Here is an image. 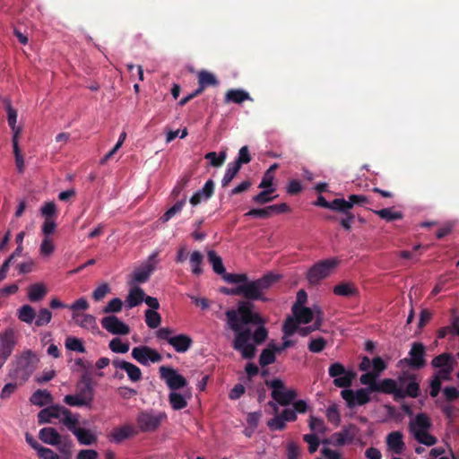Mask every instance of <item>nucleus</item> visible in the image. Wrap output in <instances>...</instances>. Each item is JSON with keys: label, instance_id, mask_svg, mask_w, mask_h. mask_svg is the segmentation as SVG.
Instances as JSON below:
<instances>
[{"label": "nucleus", "instance_id": "nucleus-1", "mask_svg": "<svg viewBox=\"0 0 459 459\" xmlns=\"http://www.w3.org/2000/svg\"><path fill=\"white\" fill-rule=\"evenodd\" d=\"M328 374L333 378V385L336 387L344 388L341 392V396L346 402L349 408L362 406L369 403L370 393L368 389L359 388L356 391L348 389L355 379L357 374L353 370H347L340 362H334L330 365Z\"/></svg>", "mask_w": 459, "mask_h": 459}, {"label": "nucleus", "instance_id": "nucleus-2", "mask_svg": "<svg viewBox=\"0 0 459 459\" xmlns=\"http://www.w3.org/2000/svg\"><path fill=\"white\" fill-rule=\"evenodd\" d=\"M39 362V358L35 352L25 351L12 363L8 376L22 385L37 369Z\"/></svg>", "mask_w": 459, "mask_h": 459}, {"label": "nucleus", "instance_id": "nucleus-3", "mask_svg": "<svg viewBox=\"0 0 459 459\" xmlns=\"http://www.w3.org/2000/svg\"><path fill=\"white\" fill-rule=\"evenodd\" d=\"M278 276L272 273H268L262 278L255 281H247L244 284L238 285V293H241L247 300H261L265 301L264 292L267 290L274 282L278 281Z\"/></svg>", "mask_w": 459, "mask_h": 459}, {"label": "nucleus", "instance_id": "nucleus-4", "mask_svg": "<svg viewBox=\"0 0 459 459\" xmlns=\"http://www.w3.org/2000/svg\"><path fill=\"white\" fill-rule=\"evenodd\" d=\"M166 419L167 415L165 412L144 410L137 414L136 423L142 432H154Z\"/></svg>", "mask_w": 459, "mask_h": 459}, {"label": "nucleus", "instance_id": "nucleus-5", "mask_svg": "<svg viewBox=\"0 0 459 459\" xmlns=\"http://www.w3.org/2000/svg\"><path fill=\"white\" fill-rule=\"evenodd\" d=\"M264 384L273 389L271 394L272 398L281 406L290 404L298 395L294 389L286 390L285 384L279 378L273 380L267 379Z\"/></svg>", "mask_w": 459, "mask_h": 459}, {"label": "nucleus", "instance_id": "nucleus-6", "mask_svg": "<svg viewBox=\"0 0 459 459\" xmlns=\"http://www.w3.org/2000/svg\"><path fill=\"white\" fill-rule=\"evenodd\" d=\"M337 265L335 259H325L315 264L307 273V279L311 285H317L327 278Z\"/></svg>", "mask_w": 459, "mask_h": 459}, {"label": "nucleus", "instance_id": "nucleus-7", "mask_svg": "<svg viewBox=\"0 0 459 459\" xmlns=\"http://www.w3.org/2000/svg\"><path fill=\"white\" fill-rule=\"evenodd\" d=\"M426 347L422 342H413L409 351V357L400 360L412 369H420L426 366Z\"/></svg>", "mask_w": 459, "mask_h": 459}, {"label": "nucleus", "instance_id": "nucleus-8", "mask_svg": "<svg viewBox=\"0 0 459 459\" xmlns=\"http://www.w3.org/2000/svg\"><path fill=\"white\" fill-rule=\"evenodd\" d=\"M396 382L398 386L403 388L404 398L406 396L417 398L420 395V383L416 374L403 372Z\"/></svg>", "mask_w": 459, "mask_h": 459}, {"label": "nucleus", "instance_id": "nucleus-9", "mask_svg": "<svg viewBox=\"0 0 459 459\" xmlns=\"http://www.w3.org/2000/svg\"><path fill=\"white\" fill-rule=\"evenodd\" d=\"M160 378L166 382L168 387L172 390V392L183 388L187 385L186 379L173 368L161 366L160 368Z\"/></svg>", "mask_w": 459, "mask_h": 459}, {"label": "nucleus", "instance_id": "nucleus-10", "mask_svg": "<svg viewBox=\"0 0 459 459\" xmlns=\"http://www.w3.org/2000/svg\"><path fill=\"white\" fill-rule=\"evenodd\" d=\"M131 355L143 366H147L149 362L158 363L162 359V356L156 350L146 345L134 347Z\"/></svg>", "mask_w": 459, "mask_h": 459}, {"label": "nucleus", "instance_id": "nucleus-11", "mask_svg": "<svg viewBox=\"0 0 459 459\" xmlns=\"http://www.w3.org/2000/svg\"><path fill=\"white\" fill-rule=\"evenodd\" d=\"M254 304L250 301H239L238 304V314L243 325H264V318L255 312H253Z\"/></svg>", "mask_w": 459, "mask_h": 459}, {"label": "nucleus", "instance_id": "nucleus-12", "mask_svg": "<svg viewBox=\"0 0 459 459\" xmlns=\"http://www.w3.org/2000/svg\"><path fill=\"white\" fill-rule=\"evenodd\" d=\"M359 428L354 424H350L343 427L339 432L333 433L329 440H325L324 443H331L335 446H342L348 443H351L359 433Z\"/></svg>", "mask_w": 459, "mask_h": 459}, {"label": "nucleus", "instance_id": "nucleus-13", "mask_svg": "<svg viewBox=\"0 0 459 459\" xmlns=\"http://www.w3.org/2000/svg\"><path fill=\"white\" fill-rule=\"evenodd\" d=\"M69 423L68 429L76 437L78 442L81 445L91 446L97 442V437L90 429L80 428L79 425V415L74 420H66Z\"/></svg>", "mask_w": 459, "mask_h": 459}, {"label": "nucleus", "instance_id": "nucleus-14", "mask_svg": "<svg viewBox=\"0 0 459 459\" xmlns=\"http://www.w3.org/2000/svg\"><path fill=\"white\" fill-rule=\"evenodd\" d=\"M14 345V335L12 329H7L0 334V368L12 354Z\"/></svg>", "mask_w": 459, "mask_h": 459}, {"label": "nucleus", "instance_id": "nucleus-15", "mask_svg": "<svg viewBox=\"0 0 459 459\" xmlns=\"http://www.w3.org/2000/svg\"><path fill=\"white\" fill-rule=\"evenodd\" d=\"M100 323L102 327L112 334L126 335L130 333V327L116 316H105Z\"/></svg>", "mask_w": 459, "mask_h": 459}, {"label": "nucleus", "instance_id": "nucleus-16", "mask_svg": "<svg viewBox=\"0 0 459 459\" xmlns=\"http://www.w3.org/2000/svg\"><path fill=\"white\" fill-rule=\"evenodd\" d=\"M372 387L375 392L394 394L395 400L404 398L403 388L399 387L397 382L392 378H385Z\"/></svg>", "mask_w": 459, "mask_h": 459}, {"label": "nucleus", "instance_id": "nucleus-17", "mask_svg": "<svg viewBox=\"0 0 459 459\" xmlns=\"http://www.w3.org/2000/svg\"><path fill=\"white\" fill-rule=\"evenodd\" d=\"M431 427L432 423L429 417L426 413L421 412L417 414L413 420L410 421L409 431L415 438L420 433L429 431Z\"/></svg>", "mask_w": 459, "mask_h": 459}, {"label": "nucleus", "instance_id": "nucleus-18", "mask_svg": "<svg viewBox=\"0 0 459 459\" xmlns=\"http://www.w3.org/2000/svg\"><path fill=\"white\" fill-rule=\"evenodd\" d=\"M214 192V182L208 179L201 190L195 192L190 198L189 202L192 205L199 204L203 200H208Z\"/></svg>", "mask_w": 459, "mask_h": 459}, {"label": "nucleus", "instance_id": "nucleus-19", "mask_svg": "<svg viewBox=\"0 0 459 459\" xmlns=\"http://www.w3.org/2000/svg\"><path fill=\"white\" fill-rule=\"evenodd\" d=\"M50 417L51 419H58L60 421L68 428L69 423L66 420H74L76 414H73L70 410L61 405H50Z\"/></svg>", "mask_w": 459, "mask_h": 459}, {"label": "nucleus", "instance_id": "nucleus-20", "mask_svg": "<svg viewBox=\"0 0 459 459\" xmlns=\"http://www.w3.org/2000/svg\"><path fill=\"white\" fill-rule=\"evenodd\" d=\"M169 344L177 352L184 353L190 349L193 344V340L189 335L181 333L169 339Z\"/></svg>", "mask_w": 459, "mask_h": 459}, {"label": "nucleus", "instance_id": "nucleus-21", "mask_svg": "<svg viewBox=\"0 0 459 459\" xmlns=\"http://www.w3.org/2000/svg\"><path fill=\"white\" fill-rule=\"evenodd\" d=\"M431 366L434 368H438V369H444V368H446L447 367L455 368L457 366V361H456L455 358L451 353L443 352V353L436 356L431 360Z\"/></svg>", "mask_w": 459, "mask_h": 459}, {"label": "nucleus", "instance_id": "nucleus-22", "mask_svg": "<svg viewBox=\"0 0 459 459\" xmlns=\"http://www.w3.org/2000/svg\"><path fill=\"white\" fill-rule=\"evenodd\" d=\"M39 439L48 445L56 446L60 443L62 436L52 427L43 428L39 433Z\"/></svg>", "mask_w": 459, "mask_h": 459}, {"label": "nucleus", "instance_id": "nucleus-23", "mask_svg": "<svg viewBox=\"0 0 459 459\" xmlns=\"http://www.w3.org/2000/svg\"><path fill=\"white\" fill-rule=\"evenodd\" d=\"M386 444L395 454L403 453L405 444L403 440V434L400 431H393L387 435Z\"/></svg>", "mask_w": 459, "mask_h": 459}, {"label": "nucleus", "instance_id": "nucleus-24", "mask_svg": "<svg viewBox=\"0 0 459 459\" xmlns=\"http://www.w3.org/2000/svg\"><path fill=\"white\" fill-rule=\"evenodd\" d=\"M333 293L342 297H357L359 296V290L354 283L349 281H342L333 287Z\"/></svg>", "mask_w": 459, "mask_h": 459}, {"label": "nucleus", "instance_id": "nucleus-25", "mask_svg": "<svg viewBox=\"0 0 459 459\" xmlns=\"http://www.w3.org/2000/svg\"><path fill=\"white\" fill-rule=\"evenodd\" d=\"M251 97L249 93L241 89H230L225 94V102L226 103H236L241 104L246 100H251Z\"/></svg>", "mask_w": 459, "mask_h": 459}, {"label": "nucleus", "instance_id": "nucleus-26", "mask_svg": "<svg viewBox=\"0 0 459 459\" xmlns=\"http://www.w3.org/2000/svg\"><path fill=\"white\" fill-rule=\"evenodd\" d=\"M370 204L369 198L363 195H351L348 200L344 199V204L341 206V212H347L354 205L364 206Z\"/></svg>", "mask_w": 459, "mask_h": 459}, {"label": "nucleus", "instance_id": "nucleus-27", "mask_svg": "<svg viewBox=\"0 0 459 459\" xmlns=\"http://www.w3.org/2000/svg\"><path fill=\"white\" fill-rule=\"evenodd\" d=\"M455 309H452L453 319L450 325L441 327L437 330V336L438 339H444L448 334L459 336V316H455Z\"/></svg>", "mask_w": 459, "mask_h": 459}, {"label": "nucleus", "instance_id": "nucleus-28", "mask_svg": "<svg viewBox=\"0 0 459 459\" xmlns=\"http://www.w3.org/2000/svg\"><path fill=\"white\" fill-rule=\"evenodd\" d=\"M136 433L137 431L134 427L130 425H124L120 428L114 429L111 432V437L116 443H121Z\"/></svg>", "mask_w": 459, "mask_h": 459}, {"label": "nucleus", "instance_id": "nucleus-29", "mask_svg": "<svg viewBox=\"0 0 459 459\" xmlns=\"http://www.w3.org/2000/svg\"><path fill=\"white\" fill-rule=\"evenodd\" d=\"M30 401L32 404L42 407L52 403L53 396L48 390L39 389L32 394Z\"/></svg>", "mask_w": 459, "mask_h": 459}, {"label": "nucleus", "instance_id": "nucleus-30", "mask_svg": "<svg viewBox=\"0 0 459 459\" xmlns=\"http://www.w3.org/2000/svg\"><path fill=\"white\" fill-rule=\"evenodd\" d=\"M292 313L299 324H308L314 318L313 311L309 307L292 306Z\"/></svg>", "mask_w": 459, "mask_h": 459}, {"label": "nucleus", "instance_id": "nucleus-31", "mask_svg": "<svg viewBox=\"0 0 459 459\" xmlns=\"http://www.w3.org/2000/svg\"><path fill=\"white\" fill-rule=\"evenodd\" d=\"M145 293L143 289L140 287H134L129 290V293L126 298L127 307L132 308L139 306L144 299Z\"/></svg>", "mask_w": 459, "mask_h": 459}, {"label": "nucleus", "instance_id": "nucleus-32", "mask_svg": "<svg viewBox=\"0 0 459 459\" xmlns=\"http://www.w3.org/2000/svg\"><path fill=\"white\" fill-rule=\"evenodd\" d=\"M154 270L155 264L152 263H148L143 267L134 272L133 279L136 282L143 283L149 280Z\"/></svg>", "mask_w": 459, "mask_h": 459}, {"label": "nucleus", "instance_id": "nucleus-33", "mask_svg": "<svg viewBox=\"0 0 459 459\" xmlns=\"http://www.w3.org/2000/svg\"><path fill=\"white\" fill-rule=\"evenodd\" d=\"M251 337L252 333L249 328L241 329L238 332H236V337L232 344L233 348L236 351L242 349L243 346L250 342Z\"/></svg>", "mask_w": 459, "mask_h": 459}, {"label": "nucleus", "instance_id": "nucleus-34", "mask_svg": "<svg viewBox=\"0 0 459 459\" xmlns=\"http://www.w3.org/2000/svg\"><path fill=\"white\" fill-rule=\"evenodd\" d=\"M47 294V289L42 283H34L28 289V299L31 302L41 300Z\"/></svg>", "mask_w": 459, "mask_h": 459}, {"label": "nucleus", "instance_id": "nucleus-35", "mask_svg": "<svg viewBox=\"0 0 459 459\" xmlns=\"http://www.w3.org/2000/svg\"><path fill=\"white\" fill-rule=\"evenodd\" d=\"M342 204V205L344 204L343 198H336V199L333 200L332 202H328L323 195H319L317 197L316 202L315 203V205H316V206L327 208V209L340 212H341Z\"/></svg>", "mask_w": 459, "mask_h": 459}, {"label": "nucleus", "instance_id": "nucleus-36", "mask_svg": "<svg viewBox=\"0 0 459 459\" xmlns=\"http://www.w3.org/2000/svg\"><path fill=\"white\" fill-rule=\"evenodd\" d=\"M186 203V195H183L180 200H178L173 206H171L161 217L160 220L162 222L169 221L171 218H173L176 214L180 212Z\"/></svg>", "mask_w": 459, "mask_h": 459}, {"label": "nucleus", "instance_id": "nucleus-37", "mask_svg": "<svg viewBox=\"0 0 459 459\" xmlns=\"http://www.w3.org/2000/svg\"><path fill=\"white\" fill-rule=\"evenodd\" d=\"M169 402L171 408L175 411L182 410L187 406V401L185 396L176 391L169 393Z\"/></svg>", "mask_w": 459, "mask_h": 459}, {"label": "nucleus", "instance_id": "nucleus-38", "mask_svg": "<svg viewBox=\"0 0 459 459\" xmlns=\"http://www.w3.org/2000/svg\"><path fill=\"white\" fill-rule=\"evenodd\" d=\"M207 258L209 263L212 265L213 271L220 275H222L226 270L222 263L221 256L213 250H209L207 253Z\"/></svg>", "mask_w": 459, "mask_h": 459}, {"label": "nucleus", "instance_id": "nucleus-39", "mask_svg": "<svg viewBox=\"0 0 459 459\" xmlns=\"http://www.w3.org/2000/svg\"><path fill=\"white\" fill-rule=\"evenodd\" d=\"M198 84L202 85L205 89L210 86H217L219 81L216 76L205 70H202L198 73Z\"/></svg>", "mask_w": 459, "mask_h": 459}, {"label": "nucleus", "instance_id": "nucleus-40", "mask_svg": "<svg viewBox=\"0 0 459 459\" xmlns=\"http://www.w3.org/2000/svg\"><path fill=\"white\" fill-rule=\"evenodd\" d=\"M35 317V309L30 305H23L18 310V318L22 322L31 324Z\"/></svg>", "mask_w": 459, "mask_h": 459}, {"label": "nucleus", "instance_id": "nucleus-41", "mask_svg": "<svg viewBox=\"0 0 459 459\" xmlns=\"http://www.w3.org/2000/svg\"><path fill=\"white\" fill-rule=\"evenodd\" d=\"M377 216L386 221H394L403 218L401 212H394L392 208H384L381 210L373 211Z\"/></svg>", "mask_w": 459, "mask_h": 459}, {"label": "nucleus", "instance_id": "nucleus-42", "mask_svg": "<svg viewBox=\"0 0 459 459\" xmlns=\"http://www.w3.org/2000/svg\"><path fill=\"white\" fill-rule=\"evenodd\" d=\"M275 354L276 351L272 347V343H270L267 348L262 351L259 357V364L262 367L273 364L275 361Z\"/></svg>", "mask_w": 459, "mask_h": 459}, {"label": "nucleus", "instance_id": "nucleus-43", "mask_svg": "<svg viewBox=\"0 0 459 459\" xmlns=\"http://www.w3.org/2000/svg\"><path fill=\"white\" fill-rule=\"evenodd\" d=\"M239 165L230 162L228 164V168L225 171V174L221 179L222 187H226L233 180V178L237 176V174L240 170Z\"/></svg>", "mask_w": 459, "mask_h": 459}, {"label": "nucleus", "instance_id": "nucleus-44", "mask_svg": "<svg viewBox=\"0 0 459 459\" xmlns=\"http://www.w3.org/2000/svg\"><path fill=\"white\" fill-rule=\"evenodd\" d=\"M56 446H57L58 451L63 455L64 458H71L74 444L68 436L62 437L60 443L56 445Z\"/></svg>", "mask_w": 459, "mask_h": 459}, {"label": "nucleus", "instance_id": "nucleus-45", "mask_svg": "<svg viewBox=\"0 0 459 459\" xmlns=\"http://www.w3.org/2000/svg\"><path fill=\"white\" fill-rule=\"evenodd\" d=\"M226 316L228 319L229 327L232 331H234L236 333L242 329V327H241L242 322H241L240 316L238 314L237 310H234V309L228 310L226 312Z\"/></svg>", "mask_w": 459, "mask_h": 459}, {"label": "nucleus", "instance_id": "nucleus-46", "mask_svg": "<svg viewBox=\"0 0 459 459\" xmlns=\"http://www.w3.org/2000/svg\"><path fill=\"white\" fill-rule=\"evenodd\" d=\"M204 256L201 252L194 251L190 255V264L192 268V273L195 275H200L203 273V269L201 264L203 263Z\"/></svg>", "mask_w": 459, "mask_h": 459}, {"label": "nucleus", "instance_id": "nucleus-47", "mask_svg": "<svg viewBox=\"0 0 459 459\" xmlns=\"http://www.w3.org/2000/svg\"><path fill=\"white\" fill-rule=\"evenodd\" d=\"M123 370L126 372L128 378L132 382H138L142 379V371L139 367L128 361L126 364H123Z\"/></svg>", "mask_w": 459, "mask_h": 459}, {"label": "nucleus", "instance_id": "nucleus-48", "mask_svg": "<svg viewBox=\"0 0 459 459\" xmlns=\"http://www.w3.org/2000/svg\"><path fill=\"white\" fill-rule=\"evenodd\" d=\"M226 152H221L217 154L215 152H210L204 155V159L210 161V165L215 168L221 167L226 160Z\"/></svg>", "mask_w": 459, "mask_h": 459}, {"label": "nucleus", "instance_id": "nucleus-49", "mask_svg": "<svg viewBox=\"0 0 459 459\" xmlns=\"http://www.w3.org/2000/svg\"><path fill=\"white\" fill-rule=\"evenodd\" d=\"M160 322L161 316L158 312L152 309H147L145 311V323L150 328H157L160 325Z\"/></svg>", "mask_w": 459, "mask_h": 459}, {"label": "nucleus", "instance_id": "nucleus-50", "mask_svg": "<svg viewBox=\"0 0 459 459\" xmlns=\"http://www.w3.org/2000/svg\"><path fill=\"white\" fill-rule=\"evenodd\" d=\"M78 394L83 398L89 404L91 403L94 398L93 385H82L77 384Z\"/></svg>", "mask_w": 459, "mask_h": 459}, {"label": "nucleus", "instance_id": "nucleus-51", "mask_svg": "<svg viewBox=\"0 0 459 459\" xmlns=\"http://www.w3.org/2000/svg\"><path fill=\"white\" fill-rule=\"evenodd\" d=\"M108 348L113 352L123 354L129 351L130 346L128 342H123L120 338L116 337L109 342Z\"/></svg>", "mask_w": 459, "mask_h": 459}, {"label": "nucleus", "instance_id": "nucleus-52", "mask_svg": "<svg viewBox=\"0 0 459 459\" xmlns=\"http://www.w3.org/2000/svg\"><path fill=\"white\" fill-rule=\"evenodd\" d=\"M299 324V323L298 322V320L295 317L289 316L285 320L283 326H282V332H283L284 335L291 336L296 332L298 333Z\"/></svg>", "mask_w": 459, "mask_h": 459}, {"label": "nucleus", "instance_id": "nucleus-53", "mask_svg": "<svg viewBox=\"0 0 459 459\" xmlns=\"http://www.w3.org/2000/svg\"><path fill=\"white\" fill-rule=\"evenodd\" d=\"M274 192L273 188L265 189L260 192L258 195L253 196L252 201L256 204H264L272 202L276 196H271V194Z\"/></svg>", "mask_w": 459, "mask_h": 459}, {"label": "nucleus", "instance_id": "nucleus-54", "mask_svg": "<svg viewBox=\"0 0 459 459\" xmlns=\"http://www.w3.org/2000/svg\"><path fill=\"white\" fill-rule=\"evenodd\" d=\"M65 344L67 350L82 353L86 351L82 342L76 337H67Z\"/></svg>", "mask_w": 459, "mask_h": 459}, {"label": "nucleus", "instance_id": "nucleus-55", "mask_svg": "<svg viewBox=\"0 0 459 459\" xmlns=\"http://www.w3.org/2000/svg\"><path fill=\"white\" fill-rule=\"evenodd\" d=\"M245 216L247 217H255L261 219H268L273 216V212L270 210V205L264 208H255L248 211Z\"/></svg>", "mask_w": 459, "mask_h": 459}, {"label": "nucleus", "instance_id": "nucleus-56", "mask_svg": "<svg viewBox=\"0 0 459 459\" xmlns=\"http://www.w3.org/2000/svg\"><path fill=\"white\" fill-rule=\"evenodd\" d=\"M52 319V313L48 308L39 309L36 320L35 325L38 327L43 326L50 323Z\"/></svg>", "mask_w": 459, "mask_h": 459}, {"label": "nucleus", "instance_id": "nucleus-57", "mask_svg": "<svg viewBox=\"0 0 459 459\" xmlns=\"http://www.w3.org/2000/svg\"><path fill=\"white\" fill-rule=\"evenodd\" d=\"M308 425H309V429L312 431L321 433V434H324L325 432V421L320 418L311 415L309 417Z\"/></svg>", "mask_w": 459, "mask_h": 459}, {"label": "nucleus", "instance_id": "nucleus-58", "mask_svg": "<svg viewBox=\"0 0 459 459\" xmlns=\"http://www.w3.org/2000/svg\"><path fill=\"white\" fill-rule=\"evenodd\" d=\"M222 278L229 283H239L244 284L247 281V275L246 273H224Z\"/></svg>", "mask_w": 459, "mask_h": 459}, {"label": "nucleus", "instance_id": "nucleus-59", "mask_svg": "<svg viewBox=\"0 0 459 459\" xmlns=\"http://www.w3.org/2000/svg\"><path fill=\"white\" fill-rule=\"evenodd\" d=\"M64 402L70 406H89L90 404L79 394H67L64 398Z\"/></svg>", "mask_w": 459, "mask_h": 459}, {"label": "nucleus", "instance_id": "nucleus-60", "mask_svg": "<svg viewBox=\"0 0 459 459\" xmlns=\"http://www.w3.org/2000/svg\"><path fill=\"white\" fill-rule=\"evenodd\" d=\"M258 327L255 330L252 337L255 344L263 343L268 337V331L264 325H257Z\"/></svg>", "mask_w": 459, "mask_h": 459}, {"label": "nucleus", "instance_id": "nucleus-61", "mask_svg": "<svg viewBox=\"0 0 459 459\" xmlns=\"http://www.w3.org/2000/svg\"><path fill=\"white\" fill-rule=\"evenodd\" d=\"M123 302L119 298L112 299L108 305L103 308V313H118L122 310Z\"/></svg>", "mask_w": 459, "mask_h": 459}, {"label": "nucleus", "instance_id": "nucleus-62", "mask_svg": "<svg viewBox=\"0 0 459 459\" xmlns=\"http://www.w3.org/2000/svg\"><path fill=\"white\" fill-rule=\"evenodd\" d=\"M415 440L427 446H432L437 442V438L431 435L429 431L420 433L418 437H415Z\"/></svg>", "mask_w": 459, "mask_h": 459}, {"label": "nucleus", "instance_id": "nucleus-63", "mask_svg": "<svg viewBox=\"0 0 459 459\" xmlns=\"http://www.w3.org/2000/svg\"><path fill=\"white\" fill-rule=\"evenodd\" d=\"M326 345V341L323 337L312 339L308 343V350L311 352L318 353L321 352Z\"/></svg>", "mask_w": 459, "mask_h": 459}, {"label": "nucleus", "instance_id": "nucleus-64", "mask_svg": "<svg viewBox=\"0 0 459 459\" xmlns=\"http://www.w3.org/2000/svg\"><path fill=\"white\" fill-rule=\"evenodd\" d=\"M443 396L446 403H452L459 398V390L455 386H446L443 389Z\"/></svg>", "mask_w": 459, "mask_h": 459}]
</instances>
